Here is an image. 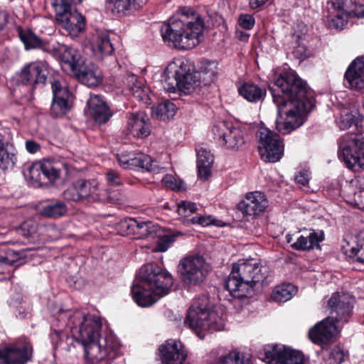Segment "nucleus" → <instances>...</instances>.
I'll use <instances>...</instances> for the list:
<instances>
[{"label":"nucleus","instance_id":"f257e3e1","mask_svg":"<svg viewBox=\"0 0 364 364\" xmlns=\"http://www.w3.org/2000/svg\"><path fill=\"white\" fill-rule=\"evenodd\" d=\"M59 317H66L71 335L62 328L51 329L50 338L55 348L70 352L76 345L82 348L86 361L91 364H111L110 360L118 356L119 340L112 333L101 335V317L80 310L60 311Z\"/></svg>","mask_w":364,"mask_h":364},{"label":"nucleus","instance_id":"f03ea898","mask_svg":"<svg viewBox=\"0 0 364 364\" xmlns=\"http://www.w3.org/2000/svg\"><path fill=\"white\" fill-rule=\"evenodd\" d=\"M204 19L191 7H183L161 27L163 41L178 50H190L203 39Z\"/></svg>","mask_w":364,"mask_h":364},{"label":"nucleus","instance_id":"7ed1b4c3","mask_svg":"<svg viewBox=\"0 0 364 364\" xmlns=\"http://www.w3.org/2000/svg\"><path fill=\"white\" fill-rule=\"evenodd\" d=\"M269 90L279 114L283 112V107L310 112L315 106L314 91L295 71L282 73L269 85Z\"/></svg>","mask_w":364,"mask_h":364},{"label":"nucleus","instance_id":"20e7f679","mask_svg":"<svg viewBox=\"0 0 364 364\" xmlns=\"http://www.w3.org/2000/svg\"><path fill=\"white\" fill-rule=\"evenodd\" d=\"M173 284L171 274L156 263H148L140 268L133 282L132 299L139 306H151L169 294Z\"/></svg>","mask_w":364,"mask_h":364},{"label":"nucleus","instance_id":"39448f33","mask_svg":"<svg viewBox=\"0 0 364 364\" xmlns=\"http://www.w3.org/2000/svg\"><path fill=\"white\" fill-rule=\"evenodd\" d=\"M268 267L261 264L259 259L249 258L240 259L234 264L230 275L225 281L224 287L235 299L251 296L254 287L258 284H267Z\"/></svg>","mask_w":364,"mask_h":364},{"label":"nucleus","instance_id":"423d86ee","mask_svg":"<svg viewBox=\"0 0 364 364\" xmlns=\"http://www.w3.org/2000/svg\"><path fill=\"white\" fill-rule=\"evenodd\" d=\"M42 50L55 57L59 56L62 68L87 87H95L101 82L98 68L85 59L77 49L64 46H55L45 41Z\"/></svg>","mask_w":364,"mask_h":364},{"label":"nucleus","instance_id":"0eeeda50","mask_svg":"<svg viewBox=\"0 0 364 364\" xmlns=\"http://www.w3.org/2000/svg\"><path fill=\"white\" fill-rule=\"evenodd\" d=\"M358 133H348L338 139V156L346 167L353 172L364 169V117L356 118Z\"/></svg>","mask_w":364,"mask_h":364},{"label":"nucleus","instance_id":"6e6552de","mask_svg":"<svg viewBox=\"0 0 364 364\" xmlns=\"http://www.w3.org/2000/svg\"><path fill=\"white\" fill-rule=\"evenodd\" d=\"M65 200L87 205L93 203H114L118 199L106 189H101L95 180L78 179L63 192Z\"/></svg>","mask_w":364,"mask_h":364},{"label":"nucleus","instance_id":"1a4fd4ad","mask_svg":"<svg viewBox=\"0 0 364 364\" xmlns=\"http://www.w3.org/2000/svg\"><path fill=\"white\" fill-rule=\"evenodd\" d=\"M51 6L55 11L56 23L68 35L77 37L85 31V17L76 9H73L68 0H53Z\"/></svg>","mask_w":364,"mask_h":364},{"label":"nucleus","instance_id":"9d476101","mask_svg":"<svg viewBox=\"0 0 364 364\" xmlns=\"http://www.w3.org/2000/svg\"><path fill=\"white\" fill-rule=\"evenodd\" d=\"M190 68L183 62L169 63L162 75L164 88L168 92L175 93L180 91L195 97L193 90L194 82L190 80Z\"/></svg>","mask_w":364,"mask_h":364},{"label":"nucleus","instance_id":"9b49d317","mask_svg":"<svg viewBox=\"0 0 364 364\" xmlns=\"http://www.w3.org/2000/svg\"><path fill=\"white\" fill-rule=\"evenodd\" d=\"M23 173L35 187L55 186L61 171L49 161H36L24 166Z\"/></svg>","mask_w":364,"mask_h":364},{"label":"nucleus","instance_id":"f8f14e48","mask_svg":"<svg viewBox=\"0 0 364 364\" xmlns=\"http://www.w3.org/2000/svg\"><path fill=\"white\" fill-rule=\"evenodd\" d=\"M258 151L262 161L266 163H276L284 155V145L280 135L267 128L260 129Z\"/></svg>","mask_w":364,"mask_h":364},{"label":"nucleus","instance_id":"ddd939ff","mask_svg":"<svg viewBox=\"0 0 364 364\" xmlns=\"http://www.w3.org/2000/svg\"><path fill=\"white\" fill-rule=\"evenodd\" d=\"M218 74L217 64L214 61L200 62L198 70L190 71L191 82H194L193 90L197 101L208 98L209 87Z\"/></svg>","mask_w":364,"mask_h":364},{"label":"nucleus","instance_id":"4468645a","mask_svg":"<svg viewBox=\"0 0 364 364\" xmlns=\"http://www.w3.org/2000/svg\"><path fill=\"white\" fill-rule=\"evenodd\" d=\"M215 314L208 306L206 298H198L193 301L189 307L184 320L185 326L193 330L196 333L208 328L212 316Z\"/></svg>","mask_w":364,"mask_h":364},{"label":"nucleus","instance_id":"2eb2a0df","mask_svg":"<svg viewBox=\"0 0 364 364\" xmlns=\"http://www.w3.org/2000/svg\"><path fill=\"white\" fill-rule=\"evenodd\" d=\"M205 260L203 256L193 255L183 258L178 265V273L184 285H200L205 279Z\"/></svg>","mask_w":364,"mask_h":364},{"label":"nucleus","instance_id":"dca6fc26","mask_svg":"<svg viewBox=\"0 0 364 364\" xmlns=\"http://www.w3.org/2000/svg\"><path fill=\"white\" fill-rule=\"evenodd\" d=\"M33 345L26 338L0 346V364H26L32 360Z\"/></svg>","mask_w":364,"mask_h":364},{"label":"nucleus","instance_id":"f3484780","mask_svg":"<svg viewBox=\"0 0 364 364\" xmlns=\"http://www.w3.org/2000/svg\"><path fill=\"white\" fill-rule=\"evenodd\" d=\"M212 132L216 142L227 149H238L245 144L243 131L235 127L231 122H219L213 125Z\"/></svg>","mask_w":364,"mask_h":364},{"label":"nucleus","instance_id":"a211bd4d","mask_svg":"<svg viewBox=\"0 0 364 364\" xmlns=\"http://www.w3.org/2000/svg\"><path fill=\"white\" fill-rule=\"evenodd\" d=\"M48 70L47 65L41 60L31 62L24 65L17 73V83L29 86L31 91L43 87L47 80Z\"/></svg>","mask_w":364,"mask_h":364},{"label":"nucleus","instance_id":"6ab92c4d","mask_svg":"<svg viewBox=\"0 0 364 364\" xmlns=\"http://www.w3.org/2000/svg\"><path fill=\"white\" fill-rule=\"evenodd\" d=\"M53 99L50 114L53 118L63 117L73 107V96L68 87H63L58 80L51 82Z\"/></svg>","mask_w":364,"mask_h":364},{"label":"nucleus","instance_id":"aec40b11","mask_svg":"<svg viewBox=\"0 0 364 364\" xmlns=\"http://www.w3.org/2000/svg\"><path fill=\"white\" fill-rule=\"evenodd\" d=\"M264 350L269 364H304L303 353L290 347L274 344L267 346Z\"/></svg>","mask_w":364,"mask_h":364},{"label":"nucleus","instance_id":"412c9836","mask_svg":"<svg viewBox=\"0 0 364 364\" xmlns=\"http://www.w3.org/2000/svg\"><path fill=\"white\" fill-rule=\"evenodd\" d=\"M268 205L269 202L265 194L255 191L247 193L245 198L237 205V208L244 217H255L264 212Z\"/></svg>","mask_w":364,"mask_h":364},{"label":"nucleus","instance_id":"4be33fe9","mask_svg":"<svg viewBox=\"0 0 364 364\" xmlns=\"http://www.w3.org/2000/svg\"><path fill=\"white\" fill-rule=\"evenodd\" d=\"M187 355L184 346L176 340H167L159 347V356L163 364H185Z\"/></svg>","mask_w":364,"mask_h":364},{"label":"nucleus","instance_id":"5701e85b","mask_svg":"<svg viewBox=\"0 0 364 364\" xmlns=\"http://www.w3.org/2000/svg\"><path fill=\"white\" fill-rule=\"evenodd\" d=\"M283 107V112L281 114H279L277 109L278 117L276 119V129L280 134L285 135L291 133L298 127L302 125V117L307 114V112H301L294 108Z\"/></svg>","mask_w":364,"mask_h":364},{"label":"nucleus","instance_id":"b1692460","mask_svg":"<svg viewBox=\"0 0 364 364\" xmlns=\"http://www.w3.org/2000/svg\"><path fill=\"white\" fill-rule=\"evenodd\" d=\"M151 124L148 115L144 112L127 113V135L144 139L150 135Z\"/></svg>","mask_w":364,"mask_h":364},{"label":"nucleus","instance_id":"393cba45","mask_svg":"<svg viewBox=\"0 0 364 364\" xmlns=\"http://www.w3.org/2000/svg\"><path fill=\"white\" fill-rule=\"evenodd\" d=\"M328 305L332 312H335L336 314L333 318L336 324L338 322L347 323L349 321L353 309L351 298L346 295H340L338 292L333 293L328 301Z\"/></svg>","mask_w":364,"mask_h":364},{"label":"nucleus","instance_id":"a878e982","mask_svg":"<svg viewBox=\"0 0 364 364\" xmlns=\"http://www.w3.org/2000/svg\"><path fill=\"white\" fill-rule=\"evenodd\" d=\"M7 129H0V168H13L17 162V150L9 141Z\"/></svg>","mask_w":364,"mask_h":364},{"label":"nucleus","instance_id":"bb28decb","mask_svg":"<svg viewBox=\"0 0 364 364\" xmlns=\"http://www.w3.org/2000/svg\"><path fill=\"white\" fill-rule=\"evenodd\" d=\"M344 79L350 89H364V56L355 58L347 68Z\"/></svg>","mask_w":364,"mask_h":364},{"label":"nucleus","instance_id":"cd10ccee","mask_svg":"<svg viewBox=\"0 0 364 364\" xmlns=\"http://www.w3.org/2000/svg\"><path fill=\"white\" fill-rule=\"evenodd\" d=\"M336 325L333 317H327L310 328L309 337L316 344L327 343L333 337Z\"/></svg>","mask_w":364,"mask_h":364},{"label":"nucleus","instance_id":"c85d7f7f","mask_svg":"<svg viewBox=\"0 0 364 364\" xmlns=\"http://www.w3.org/2000/svg\"><path fill=\"white\" fill-rule=\"evenodd\" d=\"M87 104L89 113L96 124L107 123L113 114L106 102L99 95H91Z\"/></svg>","mask_w":364,"mask_h":364},{"label":"nucleus","instance_id":"c756f323","mask_svg":"<svg viewBox=\"0 0 364 364\" xmlns=\"http://www.w3.org/2000/svg\"><path fill=\"white\" fill-rule=\"evenodd\" d=\"M238 93L247 101L257 103L263 101L267 95V90L263 85H258L252 82H244L237 87Z\"/></svg>","mask_w":364,"mask_h":364},{"label":"nucleus","instance_id":"7c9ffc66","mask_svg":"<svg viewBox=\"0 0 364 364\" xmlns=\"http://www.w3.org/2000/svg\"><path fill=\"white\" fill-rule=\"evenodd\" d=\"M107 5L120 16H129L140 10L146 0H106Z\"/></svg>","mask_w":364,"mask_h":364},{"label":"nucleus","instance_id":"2f4dec72","mask_svg":"<svg viewBox=\"0 0 364 364\" xmlns=\"http://www.w3.org/2000/svg\"><path fill=\"white\" fill-rule=\"evenodd\" d=\"M68 210V207L63 200L53 199L48 200L41 205L39 213L46 218L58 219L65 216Z\"/></svg>","mask_w":364,"mask_h":364},{"label":"nucleus","instance_id":"473e14b6","mask_svg":"<svg viewBox=\"0 0 364 364\" xmlns=\"http://www.w3.org/2000/svg\"><path fill=\"white\" fill-rule=\"evenodd\" d=\"M214 156L205 148L197 150V169L199 178L206 181L211 175Z\"/></svg>","mask_w":364,"mask_h":364},{"label":"nucleus","instance_id":"72a5a7b5","mask_svg":"<svg viewBox=\"0 0 364 364\" xmlns=\"http://www.w3.org/2000/svg\"><path fill=\"white\" fill-rule=\"evenodd\" d=\"M137 168H141L154 173H158L161 170L164 169L163 167L160 166L159 163L156 160L153 159L150 156L143 154H139L135 156L133 154L128 169H135Z\"/></svg>","mask_w":364,"mask_h":364},{"label":"nucleus","instance_id":"f704fd0d","mask_svg":"<svg viewBox=\"0 0 364 364\" xmlns=\"http://www.w3.org/2000/svg\"><path fill=\"white\" fill-rule=\"evenodd\" d=\"M17 32L21 41L24 45L26 50L33 49L42 50L46 41L41 39L31 29H23L21 26H18Z\"/></svg>","mask_w":364,"mask_h":364},{"label":"nucleus","instance_id":"c9c22d12","mask_svg":"<svg viewBox=\"0 0 364 364\" xmlns=\"http://www.w3.org/2000/svg\"><path fill=\"white\" fill-rule=\"evenodd\" d=\"M356 246H350L349 242L346 245H342V252L355 262L364 264V232H360L354 241Z\"/></svg>","mask_w":364,"mask_h":364},{"label":"nucleus","instance_id":"e433bc0d","mask_svg":"<svg viewBox=\"0 0 364 364\" xmlns=\"http://www.w3.org/2000/svg\"><path fill=\"white\" fill-rule=\"evenodd\" d=\"M292 41V50L291 52L294 58L303 61L312 55L311 51L305 44V36L303 34H294Z\"/></svg>","mask_w":364,"mask_h":364},{"label":"nucleus","instance_id":"4c0bfd02","mask_svg":"<svg viewBox=\"0 0 364 364\" xmlns=\"http://www.w3.org/2000/svg\"><path fill=\"white\" fill-rule=\"evenodd\" d=\"M296 287L291 283H283L277 285L272 291L271 299L277 303L289 301L296 293Z\"/></svg>","mask_w":364,"mask_h":364},{"label":"nucleus","instance_id":"58836bf2","mask_svg":"<svg viewBox=\"0 0 364 364\" xmlns=\"http://www.w3.org/2000/svg\"><path fill=\"white\" fill-rule=\"evenodd\" d=\"M177 107L176 105L168 100H165L159 103L153 109V116L161 121H166L173 117L176 114Z\"/></svg>","mask_w":364,"mask_h":364},{"label":"nucleus","instance_id":"ea45409f","mask_svg":"<svg viewBox=\"0 0 364 364\" xmlns=\"http://www.w3.org/2000/svg\"><path fill=\"white\" fill-rule=\"evenodd\" d=\"M159 231V226L155 225L151 221L137 222V226L135 227L134 237L136 240L145 238H154Z\"/></svg>","mask_w":364,"mask_h":364},{"label":"nucleus","instance_id":"a19ab883","mask_svg":"<svg viewBox=\"0 0 364 364\" xmlns=\"http://www.w3.org/2000/svg\"><path fill=\"white\" fill-rule=\"evenodd\" d=\"M213 364H251V360L243 355L240 356V352L235 350L218 357Z\"/></svg>","mask_w":364,"mask_h":364},{"label":"nucleus","instance_id":"79ce46f5","mask_svg":"<svg viewBox=\"0 0 364 364\" xmlns=\"http://www.w3.org/2000/svg\"><path fill=\"white\" fill-rule=\"evenodd\" d=\"M92 50L95 53H97L106 55H112L114 49L109 35L105 33L99 36L92 44Z\"/></svg>","mask_w":364,"mask_h":364},{"label":"nucleus","instance_id":"37998d69","mask_svg":"<svg viewBox=\"0 0 364 364\" xmlns=\"http://www.w3.org/2000/svg\"><path fill=\"white\" fill-rule=\"evenodd\" d=\"M128 82L132 83V85H129V90L132 95L141 101H146L148 95L143 82L139 80L135 75L129 76Z\"/></svg>","mask_w":364,"mask_h":364},{"label":"nucleus","instance_id":"c03bdc74","mask_svg":"<svg viewBox=\"0 0 364 364\" xmlns=\"http://www.w3.org/2000/svg\"><path fill=\"white\" fill-rule=\"evenodd\" d=\"M344 360V350L338 346L326 350L323 355V364H341Z\"/></svg>","mask_w":364,"mask_h":364},{"label":"nucleus","instance_id":"a18cd8bd","mask_svg":"<svg viewBox=\"0 0 364 364\" xmlns=\"http://www.w3.org/2000/svg\"><path fill=\"white\" fill-rule=\"evenodd\" d=\"M137 221L132 218H124L116 224V230L121 235L132 236L134 237L135 227Z\"/></svg>","mask_w":364,"mask_h":364},{"label":"nucleus","instance_id":"49530a36","mask_svg":"<svg viewBox=\"0 0 364 364\" xmlns=\"http://www.w3.org/2000/svg\"><path fill=\"white\" fill-rule=\"evenodd\" d=\"M193 225H199L202 227H206L210 225H215L217 227H223L224 223L223 221L216 220L213 218L212 216H204V215H196L191 218L188 220Z\"/></svg>","mask_w":364,"mask_h":364},{"label":"nucleus","instance_id":"de8ad7c7","mask_svg":"<svg viewBox=\"0 0 364 364\" xmlns=\"http://www.w3.org/2000/svg\"><path fill=\"white\" fill-rule=\"evenodd\" d=\"M178 235H182L181 232L173 233L170 235H165L159 238L156 249L159 252H166L170 246L176 241Z\"/></svg>","mask_w":364,"mask_h":364},{"label":"nucleus","instance_id":"09e8293b","mask_svg":"<svg viewBox=\"0 0 364 364\" xmlns=\"http://www.w3.org/2000/svg\"><path fill=\"white\" fill-rule=\"evenodd\" d=\"M197 205L195 203L183 200L177 205V211L178 214L183 217H187L190 214L196 213Z\"/></svg>","mask_w":364,"mask_h":364},{"label":"nucleus","instance_id":"8fccbe9b","mask_svg":"<svg viewBox=\"0 0 364 364\" xmlns=\"http://www.w3.org/2000/svg\"><path fill=\"white\" fill-rule=\"evenodd\" d=\"M237 24L241 28L250 31L255 25V18L252 14H241L237 18Z\"/></svg>","mask_w":364,"mask_h":364},{"label":"nucleus","instance_id":"3c124183","mask_svg":"<svg viewBox=\"0 0 364 364\" xmlns=\"http://www.w3.org/2000/svg\"><path fill=\"white\" fill-rule=\"evenodd\" d=\"M355 3V0H335L333 7L337 11V14H346L348 17L350 7Z\"/></svg>","mask_w":364,"mask_h":364},{"label":"nucleus","instance_id":"603ef678","mask_svg":"<svg viewBox=\"0 0 364 364\" xmlns=\"http://www.w3.org/2000/svg\"><path fill=\"white\" fill-rule=\"evenodd\" d=\"M364 191H359L358 192L354 191L353 196L346 195L345 196V200L347 203H350L351 205L357 207L358 208H363L364 203L362 200L363 197Z\"/></svg>","mask_w":364,"mask_h":364},{"label":"nucleus","instance_id":"864d4df0","mask_svg":"<svg viewBox=\"0 0 364 364\" xmlns=\"http://www.w3.org/2000/svg\"><path fill=\"white\" fill-rule=\"evenodd\" d=\"M307 238L309 243V247L311 248V250L315 247H320L319 243L324 240V232L323 230H321L319 232H316L314 230L310 232Z\"/></svg>","mask_w":364,"mask_h":364},{"label":"nucleus","instance_id":"5fc2aeb1","mask_svg":"<svg viewBox=\"0 0 364 364\" xmlns=\"http://www.w3.org/2000/svg\"><path fill=\"white\" fill-rule=\"evenodd\" d=\"M293 250L297 251H310L311 248L309 247V243L307 237L303 235L299 236L296 241L291 245Z\"/></svg>","mask_w":364,"mask_h":364},{"label":"nucleus","instance_id":"6e6d98bb","mask_svg":"<svg viewBox=\"0 0 364 364\" xmlns=\"http://www.w3.org/2000/svg\"><path fill=\"white\" fill-rule=\"evenodd\" d=\"M106 179L110 186H117L122 184L121 176L115 170H109L106 173Z\"/></svg>","mask_w":364,"mask_h":364},{"label":"nucleus","instance_id":"4d7b16f0","mask_svg":"<svg viewBox=\"0 0 364 364\" xmlns=\"http://www.w3.org/2000/svg\"><path fill=\"white\" fill-rule=\"evenodd\" d=\"M346 14H336L329 22V26L334 28L342 29L346 21Z\"/></svg>","mask_w":364,"mask_h":364},{"label":"nucleus","instance_id":"13d9d810","mask_svg":"<svg viewBox=\"0 0 364 364\" xmlns=\"http://www.w3.org/2000/svg\"><path fill=\"white\" fill-rule=\"evenodd\" d=\"M294 179L296 183L306 186L309 182L310 173L305 169L301 170L295 175Z\"/></svg>","mask_w":364,"mask_h":364},{"label":"nucleus","instance_id":"bf43d9fd","mask_svg":"<svg viewBox=\"0 0 364 364\" xmlns=\"http://www.w3.org/2000/svg\"><path fill=\"white\" fill-rule=\"evenodd\" d=\"M355 16L358 18H364V4L355 3L350 7L348 17Z\"/></svg>","mask_w":364,"mask_h":364},{"label":"nucleus","instance_id":"052dcab7","mask_svg":"<svg viewBox=\"0 0 364 364\" xmlns=\"http://www.w3.org/2000/svg\"><path fill=\"white\" fill-rule=\"evenodd\" d=\"M163 183L171 190L179 191L180 186L178 185L176 178L170 174H166L162 178Z\"/></svg>","mask_w":364,"mask_h":364},{"label":"nucleus","instance_id":"680f3d73","mask_svg":"<svg viewBox=\"0 0 364 364\" xmlns=\"http://www.w3.org/2000/svg\"><path fill=\"white\" fill-rule=\"evenodd\" d=\"M132 156H133V154L132 153L122 152L117 154V159L121 166L125 169H128Z\"/></svg>","mask_w":364,"mask_h":364},{"label":"nucleus","instance_id":"e2e57ef3","mask_svg":"<svg viewBox=\"0 0 364 364\" xmlns=\"http://www.w3.org/2000/svg\"><path fill=\"white\" fill-rule=\"evenodd\" d=\"M26 148L28 153L36 154L41 149V146L38 143L33 141L28 140L26 141Z\"/></svg>","mask_w":364,"mask_h":364},{"label":"nucleus","instance_id":"0e129e2a","mask_svg":"<svg viewBox=\"0 0 364 364\" xmlns=\"http://www.w3.org/2000/svg\"><path fill=\"white\" fill-rule=\"evenodd\" d=\"M356 119L352 114H347L341 121L342 129H348L355 124Z\"/></svg>","mask_w":364,"mask_h":364},{"label":"nucleus","instance_id":"69168bd1","mask_svg":"<svg viewBox=\"0 0 364 364\" xmlns=\"http://www.w3.org/2000/svg\"><path fill=\"white\" fill-rule=\"evenodd\" d=\"M9 14L0 9V32L4 29L9 21Z\"/></svg>","mask_w":364,"mask_h":364},{"label":"nucleus","instance_id":"338daca9","mask_svg":"<svg viewBox=\"0 0 364 364\" xmlns=\"http://www.w3.org/2000/svg\"><path fill=\"white\" fill-rule=\"evenodd\" d=\"M235 35L237 38L243 42H247L249 41L250 35L247 32L242 30H236Z\"/></svg>","mask_w":364,"mask_h":364},{"label":"nucleus","instance_id":"774afa93","mask_svg":"<svg viewBox=\"0 0 364 364\" xmlns=\"http://www.w3.org/2000/svg\"><path fill=\"white\" fill-rule=\"evenodd\" d=\"M14 262V260H11L8 257H0V263L8 264V265H13Z\"/></svg>","mask_w":364,"mask_h":364}]
</instances>
